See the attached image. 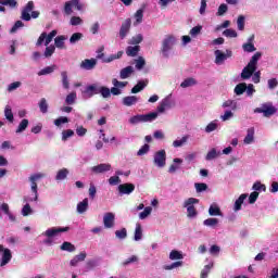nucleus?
Instances as JSON below:
<instances>
[{
	"label": "nucleus",
	"mask_w": 278,
	"mask_h": 278,
	"mask_svg": "<svg viewBox=\"0 0 278 278\" xmlns=\"http://www.w3.org/2000/svg\"><path fill=\"white\" fill-rule=\"evenodd\" d=\"M277 113V109L273 105V102H266L261 105V108L254 109V114H263L265 118H270Z\"/></svg>",
	"instance_id": "423d86ee"
},
{
	"label": "nucleus",
	"mask_w": 278,
	"mask_h": 278,
	"mask_svg": "<svg viewBox=\"0 0 278 278\" xmlns=\"http://www.w3.org/2000/svg\"><path fill=\"white\" fill-rule=\"evenodd\" d=\"M177 46V37L175 35H166L161 41V55L162 58H170L173 49Z\"/></svg>",
	"instance_id": "f03ea898"
},
{
	"label": "nucleus",
	"mask_w": 278,
	"mask_h": 278,
	"mask_svg": "<svg viewBox=\"0 0 278 278\" xmlns=\"http://www.w3.org/2000/svg\"><path fill=\"white\" fill-rule=\"evenodd\" d=\"M87 255L88 254L86 252H81L80 254L74 256L72 258V261L70 262V266H77V264H79V262H85Z\"/></svg>",
	"instance_id": "bb28decb"
},
{
	"label": "nucleus",
	"mask_w": 278,
	"mask_h": 278,
	"mask_svg": "<svg viewBox=\"0 0 278 278\" xmlns=\"http://www.w3.org/2000/svg\"><path fill=\"white\" fill-rule=\"evenodd\" d=\"M214 55H215V64H217V66H220L222 64H225V61L228 58H231V55H233V52L231 50H226V53H224L220 50H215Z\"/></svg>",
	"instance_id": "9d476101"
},
{
	"label": "nucleus",
	"mask_w": 278,
	"mask_h": 278,
	"mask_svg": "<svg viewBox=\"0 0 278 278\" xmlns=\"http://www.w3.org/2000/svg\"><path fill=\"white\" fill-rule=\"evenodd\" d=\"M254 38V36L250 37L248 42L242 45V49L245 53H253L254 51H257V48H255V45H253Z\"/></svg>",
	"instance_id": "aec40b11"
},
{
	"label": "nucleus",
	"mask_w": 278,
	"mask_h": 278,
	"mask_svg": "<svg viewBox=\"0 0 278 278\" xmlns=\"http://www.w3.org/2000/svg\"><path fill=\"white\" fill-rule=\"evenodd\" d=\"M147 86H149V79L139 80L137 85L131 89V93L138 94V92H142Z\"/></svg>",
	"instance_id": "412c9836"
},
{
	"label": "nucleus",
	"mask_w": 278,
	"mask_h": 278,
	"mask_svg": "<svg viewBox=\"0 0 278 278\" xmlns=\"http://www.w3.org/2000/svg\"><path fill=\"white\" fill-rule=\"evenodd\" d=\"M198 203H199V199L197 198H189L185 200L182 207H186L187 210V218H194L195 216H198L199 213L194 207V205H197Z\"/></svg>",
	"instance_id": "0eeeda50"
},
{
	"label": "nucleus",
	"mask_w": 278,
	"mask_h": 278,
	"mask_svg": "<svg viewBox=\"0 0 278 278\" xmlns=\"http://www.w3.org/2000/svg\"><path fill=\"white\" fill-rule=\"evenodd\" d=\"M100 89H101V86L97 84H92L86 87L84 94L85 97L90 99V97H94V94H99Z\"/></svg>",
	"instance_id": "dca6fc26"
},
{
	"label": "nucleus",
	"mask_w": 278,
	"mask_h": 278,
	"mask_svg": "<svg viewBox=\"0 0 278 278\" xmlns=\"http://www.w3.org/2000/svg\"><path fill=\"white\" fill-rule=\"evenodd\" d=\"M223 36L226 38H238V33L231 28H227L223 31Z\"/></svg>",
	"instance_id": "338daca9"
},
{
	"label": "nucleus",
	"mask_w": 278,
	"mask_h": 278,
	"mask_svg": "<svg viewBox=\"0 0 278 278\" xmlns=\"http://www.w3.org/2000/svg\"><path fill=\"white\" fill-rule=\"evenodd\" d=\"M247 21V17L244 15H239L237 18V28L239 31H244V23Z\"/></svg>",
	"instance_id": "6e6d98bb"
},
{
	"label": "nucleus",
	"mask_w": 278,
	"mask_h": 278,
	"mask_svg": "<svg viewBox=\"0 0 278 278\" xmlns=\"http://www.w3.org/2000/svg\"><path fill=\"white\" fill-rule=\"evenodd\" d=\"M39 110L41 114H47V112H49V103L47 102V99L42 98L39 101Z\"/></svg>",
	"instance_id": "de8ad7c7"
},
{
	"label": "nucleus",
	"mask_w": 278,
	"mask_h": 278,
	"mask_svg": "<svg viewBox=\"0 0 278 278\" xmlns=\"http://www.w3.org/2000/svg\"><path fill=\"white\" fill-rule=\"evenodd\" d=\"M262 60V52H256L250 59L248 66L241 72V79H251L254 84H260L262 72L257 71V63Z\"/></svg>",
	"instance_id": "f257e3e1"
},
{
	"label": "nucleus",
	"mask_w": 278,
	"mask_h": 278,
	"mask_svg": "<svg viewBox=\"0 0 278 278\" xmlns=\"http://www.w3.org/2000/svg\"><path fill=\"white\" fill-rule=\"evenodd\" d=\"M151 212H153V207L147 206L146 208H143V212L139 213V219L144 220L149 218V216H151Z\"/></svg>",
	"instance_id": "a18cd8bd"
},
{
	"label": "nucleus",
	"mask_w": 278,
	"mask_h": 278,
	"mask_svg": "<svg viewBox=\"0 0 278 278\" xmlns=\"http://www.w3.org/2000/svg\"><path fill=\"white\" fill-rule=\"evenodd\" d=\"M97 66V59H85L80 63L83 71H92Z\"/></svg>",
	"instance_id": "a211bd4d"
},
{
	"label": "nucleus",
	"mask_w": 278,
	"mask_h": 278,
	"mask_svg": "<svg viewBox=\"0 0 278 278\" xmlns=\"http://www.w3.org/2000/svg\"><path fill=\"white\" fill-rule=\"evenodd\" d=\"M114 220H116V215H114V213H105L103 216V225L105 229H112V227H114Z\"/></svg>",
	"instance_id": "4468645a"
},
{
	"label": "nucleus",
	"mask_w": 278,
	"mask_h": 278,
	"mask_svg": "<svg viewBox=\"0 0 278 278\" xmlns=\"http://www.w3.org/2000/svg\"><path fill=\"white\" fill-rule=\"evenodd\" d=\"M212 268H214V263L205 265L201 271V278H207V275H210V270H212Z\"/></svg>",
	"instance_id": "69168bd1"
},
{
	"label": "nucleus",
	"mask_w": 278,
	"mask_h": 278,
	"mask_svg": "<svg viewBox=\"0 0 278 278\" xmlns=\"http://www.w3.org/2000/svg\"><path fill=\"white\" fill-rule=\"evenodd\" d=\"M66 40H68V37L64 35L55 37L54 47H56V49H66Z\"/></svg>",
	"instance_id": "5701e85b"
},
{
	"label": "nucleus",
	"mask_w": 278,
	"mask_h": 278,
	"mask_svg": "<svg viewBox=\"0 0 278 278\" xmlns=\"http://www.w3.org/2000/svg\"><path fill=\"white\" fill-rule=\"evenodd\" d=\"M56 36H58V30H52L49 34L41 33V35L37 39L36 47H42V45H45V47H49V45L53 42V38H55Z\"/></svg>",
	"instance_id": "6e6552de"
},
{
	"label": "nucleus",
	"mask_w": 278,
	"mask_h": 278,
	"mask_svg": "<svg viewBox=\"0 0 278 278\" xmlns=\"http://www.w3.org/2000/svg\"><path fill=\"white\" fill-rule=\"evenodd\" d=\"M249 197L247 193H242L233 204V212H240L242 210V204L244 203V200Z\"/></svg>",
	"instance_id": "a878e982"
},
{
	"label": "nucleus",
	"mask_w": 278,
	"mask_h": 278,
	"mask_svg": "<svg viewBox=\"0 0 278 278\" xmlns=\"http://www.w3.org/2000/svg\"><path fill=\"white\" fill-rule=\"evenodd\" d=\"M136 190V186L134 184H123L118 186V192L121 195L123 194H131Z\"/></svg>",
	"instance_id": "f3484780"
},
{
	"label": "nucleus",
	"mask_w": 278,
	"mask_h": 278,
	"mask_svg": "<svg viewBox=\"0 0 278 278\" xmlns=\"http://www.w3.org/2000/svg\"><path fill=\"white\" fill-rule=\"evenodd\" d=\"M197 79L189 77L180 84V88H192V86H197Z\"/></svg>",
	"instance_id": "4c0bfd02"
},
{
	"label": "nucleus",
	"mask_w": 278,
	"mask_h": 278,
	"mask_svg": "<svg viewBox=\"0 0 278 278\" xmlns=\"http://www.w3.org/2000/svg\"><path fill=\"white\" fill-rule=\"evenodd\" d=\"M247 91V83H240L235 87V94H237V97H240L241 94H244V92Z\"/></svg>",
	"instance_id": "58836bf2"
},
{
	"label": "nucleus",
	"mask_w": 278,
	"mask_h": 278,
	"mask_svg": "<svg viewBox=\"0 0 278 278\" xmlns=\"http://www.w3.org/2000/svg\"><path fill=\"white\" fill-rule=\"evenodd\" d=\"M134 75V66L129 65L121 70L119 78L121 79H129Z\"/></svg>",
	"instance_id": "b1692460"
},
{
	"label": "nucleus",
	"mask_w": 278,
	"mask_h": 278,
	"mask_svg": "<svg viewBox=\"0 0 278 278\" xmlns=\"http://www.w3.org/2000/svg\"><path fill=\"white\" fill-rule=\"evenodd\" d=\"M99 94H101V97L103 99H110V97H111L110 88L104 87V86H100Z\"/></svg>",
	"instance_id": "052dcab7"
},
{
	"label": "nucleus",
	"mask_w": 278,
	"mask_h": 278,
	"mask_svg": "<svg viewBox=\"0 0 278 278\" xmlns=\"http://www.w3.org/2000/svg\"><path fill=\"white\" fill-rule=\"evenodd\" d=\"M222 108L224 110H227L229 108L232 112H236L238 110V102L236 100H226L223 102Z\"/></svg>",
	"instance_id": "c85d7f7f"
},
{
	"label": "nucleus",
	"mask_w": 278,
	"mask_h": 278,
	"mask_svg": "<svg viewBox=\"0 0 278 278\" xmlns=\"http://www.w3.org/2000/svg\"><path fill=\"white\" fill-rule=\"evenodd\" d=\"M27 127H29V119L24 118L18 124V126L15 130V134H23V131H25L27 129Z\"/></svg>",
	"instance_id": "72a5a7b5"
},
{
	"label": "nucleus",
	"mask_w": 278,
	"mask_h": 278,
	"mask_svg": "<svg viewBox=\"0 0 278 278\" xmlns=\"http://www.w3.org/2000/svg\"><path fill=\"white\" fill-rule=\"evenodd\" d=\"M76 210L78 214H86V212H88V198H85L81 202H79Z\"/></svg>",
	"instance_id": "c756f323"
},
{
	"label": "nucleus",
	"mask_w": 278,
	"mask_h": 278,
	"mask_svg": "<svg viewBox=\"0 0 278 278\" xmlns=\"http://www.w3.org/2000/svg\"><path fill=\"white\" fill-rule=\"evenodd\" d=\"M218 129V121H213L211 122L206 127H205V132L206 134H212V131H216Z\"/></svg>",
	"instance_id": "603ef678"
},
{
	"label": "nucleus",
	"mask_w": 278,
	"mask_h": 278,
	"mask_svg": "<svg viewBox=\"0 0 278 278\" xmlns=\"http://www.w3.org/2000/svg\"><path fill=\"white\" fill-rule=\"evenodd\" d=\"M55 53V47L53 45L46 46V50L43 52L45 58H51Z\"/></svg>",
	"instance_id": "e2e57ef3"
},
{
	"label": "nucleus",
	"mask_w": 278,
	"mask_h": 278,
	"mask_svg": "<svg viewBox=\"0 0 278 278\" xmlns=\"http://www.w3.org/2000/svg\"><path fill=\"white\" fill-rule=\"evenodd\" d=\"M110 170H112V165L110 163H102L91 167V172L96 175H101V173H108Z\"/></svg>",
	"instance_id": "2eb2a0df"
},
{
	"label": "nucleus",
	"mask_w": 278,
	"mask_h": 278,
	"mask_svg": "<svg viewBox=\"0 0 278 278\" xmlns=\"http://www.w3.org/2000/svg\"><path fill=\"white\" fill-rule=\"evenodd\" d=\"M138 101H140V99L136 96H128V97H124L122 100L123 105H125L126 108H131V105H136V103H138Z\"/></svg>",
	"instance_id": "4be33fe9"
},
{
	"label": "nucleus",
	"mask_w": 278,
	"mask_h": 278,
	"mask_svg": "<svg viewBox=\"0 0 278 278\" xmlns=\"http://www.w3.org/2000/svg\"><path fill=\"white\" fill-rule=\"evenodd\" d=\"M61 81L64 90H68V88H71V83L68 81V72H61Z\"/></svg>",
	"instance_id": "2f4dec72"
},
{
	"label": "nucleus",
	"mask_w": 278,
	"mask_h": 278,
	"mask_svg": "<svg viewBox=\"0 0 278 278\" xmlns=\"http://www.w3.org/2000/svg\"><path fill=\"white\" fill-rule=\"evenodd\" d=\"M138 53H140V46H128L126 48V55H128V58H136Z\"/></svg>",
	"instance_id": "cd10ccee"
},
{
	"label": "nucleus",
	"mask_w": 278,
	"mask_h": 278,
	"mask_svg": "<svg viewBox=\"0 0 278 278\" xmlns=\"http://www.w3.org/2000/svg\"><path fill=\"white\" fill-rule=\"evenodd\" d=\"M252 190H254V192H266V185L261 181H256L253 184Z\"/></svg>",
	"instance_id": "3c124183"
},
{
	"label": "nucleus",
	"mask_w": 278,
	"mask_h": 278,
	"mask_svg": "<svg viewBox=\"0 0 278 278\" xmlns=\"http://www.w3.org/2000/svg\"><path fill=\"white\" fill-rule=\"evenodd\" d=\"M0 267L3 268V266H8L9 262H12V250L0 244Z\"/></svg>",
	"instance_id": "1a4fd4ad"
},
{
	"label": "nucleus",
	"mask_w": 278,
	"mask_h": 278,
	"mask_svg": "<svg viewBox=\"0 0 278 278\" xmlns=\"http://www.w3.org/2000/svg\"><path fill=\"white\" fill-rule=\"evenodd\" d=\"M184 160L181 159H174V164H172L169 166L168 173L173 174V173H177V170H179V165L177 164H182Z\"/></svg>",
	"instance_id": "37998d69"
},
{
	"label": "nucleus",
	"mask_w": 278,
	"mask_h": 278,
	"mask_svg": "<svg viewBox=\"0 0 278 278\" xmlns=\"http://www.w3.org/2000/svg\"><path fill=\"white\" fill-rule=\"evenodd\" d=\"M4 116L9 123H14V113H12V108H10V105L5 106Z\"/></svg>",
	"instance_id": "09e8293b"
},
{
	"label": "nucleus",
	"mask_w": 278,
	"mask_h": 278,
	"mask_svg": "<svg viewBox=\"0 0 278 278\" xmlns=\"http://www.w3.org/2000/svg\"><path fill=\"white\" fill-rule=\"evenodd\" d=\"M255 142V128L251 127L247 130V136L243 139L244 144H253Z\"/></svg>",
	"instance_id": "6ab92c4d"
},
{
	"label": "nucleus",
	"mask_w": 278,
	"mask_h": 278,
	"mask_svg": "<svg viewBox=\"0 0 278 278\" xmlns=\"http://www.w3.org/2000/svg\"><path fill=\"white\" fill-rule=\"evenodd\" d=\"M22 216H31L34 214V210L29 205V203H26L22 208Z\"/></svg>",
	"instance_id": "13d9d810"
},
{
	"label": "nucleus",
	"mask_w": 278,
	"mask_h": 278,
	"mask_svg": "<svg viewBox=\"0 0 278 278\" xmlns=\"http://www.w3.org/2000/svg\"><path fill=\"white\" fill-rule=\"evenodd\" d=\"M76 101H77V92L75 91H72L65 98L66 105H75Z\"/></svg>",
	"instance_id": "e433bc0d"
},
{
	"label": "nucleus",
	"mask_w": 278,
	"mask_h": 278,
	"mask_svg": "<svg viewBox=\"0 0 278 278\" xmlns=\"http://www.w3.org/2000/svg\"><path fill=\"white\" fill-rule=\"evenodd\" d=\"M135 22L134 26L137 27V25H140L142 23V18H144V10L139 9L134 15Z\"/></svg>",
	"instance_id": "7c9ffc66"
},
{
	"label": "nucleus",
	"mask_w": 278,
	"mask_h": 278,
	"mask_svg": "<svg viewBox=\"0 0 278 278\" xmlns=\"http://www.w3.org/2000/svg\"><path fill=\"white\" fill-rule=\"evenodd\" d=\"M84 38V34L81 33H74L70 38V45H77L79 40Z\"/></svg>",
	"instance_id": "8fccbe9b"
},
{
	"label": "nucleus",
	"mask_w": 278,
	"mask_h": 278,
	"mask_svg": "<svg viewBox=\"0 0 278 278\" xmlns=\"http://www.w3.org/2000/svg\"><path fill=\"white\" fill-rule=\"evenodd\" d=\"M208 214L210 216H223V212L220 211V207L217 206V204H211L208 207Z\"/></svg>",
	"instance_id": "f704fd0d"
},
{
	"label": "nucleus",
	"mask_w": 278,
	"mask_h": 278,
	"mask_svg": "<svg viewBox=\"0 0 278 278\" xmlns=\"http://www.w3.org/2000/svg\"><path fill=\"white\" fill-rule=\"evenodd\" d=\"M188 140H190V135H186L181 139L174 140L173 147L175 149H179V147H184V144H186V142H188Z\"/></svg>",
	"instance_id": "473e14b6"
},
{
	"label": "nucleus",
	"mask_w": 278,
	"mask_h": 278,
	"mask_svg": "<svg viewBox=\"0 0 278 278\" xmlns=\"http://www.w3.org/2000/svg\"><path fill=\"white\" fill-rule=\"evenodd\" d=\"M138 262H140V257L138 255H131L122 263V266L127 267L131 264H138Z\"/></svg>",
	"instance_id": "c9c22d12"
},
{
	"label": "nucleus",
	"mask_w": 278,
	"mask_h": 278,
	"mask_svg": "<svg viewBox=\"0 0 278 278\" xmlns=\"http://www.w3.org/2000/svg\"><path fill=\"white\" fill-rule=\"evenodd\" d=\"M157 118V112H152L149 114H138L128 119L130 125H138L140 123H153Z\"/></svg>",
	"instance_id": "20e7f679"
},
{
	"label": "nucleus",
	"mask_w": 278,
	"mask_h": 278,
	"mask_svg": "<svg viewBox=\"0 0 278 278\" xmlns=\"http://www.w3.org/2000/svg\"><path fill=\"white\" fill-rule=\"evenodd\" d=\"M169 260L175 261V260H184V254L177 250H173L169 253Z\"/></svg>",
	"instance_id": "0e129e2a"
},
{
	"label": "nucleus",
	"mask_w": 278,
	"mask_h": 278,
	"mask_svg": "<svg viewBox=\"0 0 278 278\" xmlns=\"http://www.w3.org/2000/svg\"><path fill=\"white\" fill-rule=\"evenodd\" d=\"M142 40H144V37L142 36V34H138L134 37H131V39L128 41V45H140V42H142Z\"/></svg>",
	"instance_id": "5fc2aeb1"
},
{
	"label": "nucleus",
	"mask_w": 278,
	"mask_h": 278,
	"mask_svg": "<svg viewBox=\"0 0 278 278\" xmlns=\"http://www.w3.org/2000/svg\"><path fill=\"white\" fill-rule=\"evenodd\" d=\"M220 155H223V153L218 150H216V148H212L205 155V160L206 162H212V160H216L217 157H220Z\"/></svg>",
	"instance_id": "393cba45"
},
{
	"label": "nucleus",
	"mask_w": 278,
	"mask_h": 278,
	"mask_svg": "<svg viewBox=\"0 0 278 278\" xmlns=\"http://www.w3.org/2000/svg\"><path fill=\"white\" fill-rule=\"evenodd\" d=\"M70 229V227H52L47 229L45 232L41 233V236H45L47 238L46 240H43V244H47V247H51L53 244V238H58L60 233H64Z\"/></svg>",
	"instance_id": "7ed1b4c3"
},
{
	"label": "nucleus",
	"mask_w": 278,
	"mask_h": 278,
	"mask_svg": "<svg viewBox=\"0 0 278 278\" xmlns=\"http://www.w3.org/2000/svg\"><path fill=\"white\" fill-rule=\"evenodd\" d=\"M68 177V169L62 168L56 173L55 180L56 181H64Z\"/></svg>",
	"instance_id": "a19ab883"
},
{
	"label": "nucleus",
	"mask_w": 278,
	"mask_h": 278,
	"mask_svg": "<svg viewBox=\"0 0 278 278\" xmlns=\"http://www.w3.org/2000/svg\"><path fill=\"white\" fill-rule=\"evenodd\" d=\"M204 227H216L218 218H207L203 222Z\"/></svg>",
	"instance_id": "774afa93"
},
{
	"label": "nucleus",
	"mask_w": 278,
	"mask_h": 278,
	"mask_svg": "<svg viewBox=\"0 0 278 278\" xmlns=\"http://www.w3.org/2000/svg\"><path fill=\"white\" fill-rule=\"evenodd\" d=\"M140 240H142V226L140 224H136L134 241L140 242Z\"/></svg>",
	"instance_id": "ea45409f"
},
{
	"label": "nucleus",
	"mask_w": 278,
	"mask_h": 278,
	"mask_svg": "<svg viewBox=\"0 0 278 278\" xmlns=\"http://www.w3.org/2000/svg\"><path fill=\"white\" fill-rule=\"evenodd\" d=\"M55 68H56L55 65L47 66V67L42 68L41 71H39L37 73V75L39 77H42V75H51V73H53L55 71Z\"/></svg>",
	"instance_id": "79ce46f5"
},
{
	"label": "nucleus",
	"mask_w": 278,
	"mask_h": 278,
	"mask_svg": "<svg viewBox=\"0 0 278 278\" xmlns=\"http://www.w3.org/2000/svg\"><path fill=\"white\" fill-rule=\"evenodd\" d=\"M220 121H223V123H227V121H231V118H233V111L231 110H226L224 112V114H222L219 116Z\"/></svg>",
	"instance_id": "49530a36"
},
{
	"label": "nucleus",
	"mask_w": 278,
	"mask_h": 278,
	"mask_svg": "<svg viewBox=\"0 0 278 278\" xmlns=\"http://www.w3.org/2000/svg\"><path fill=\"white\" fill-rule=\"evenodd\" d=\"M135 64L137 71H142L147 64V61L144 60V58L139 56L137 60H135Z\"/></svg>",
	"instance_id": "4d7b16f0"
},
{
	"label": "nucleus",
	"mask_w": 278,
	"mask_h": 278,
	"mask_svg": "<svg viewBox=\"0 0 278 278\" xmlns=\"http://www.w3.org/2000/svg\"><path fill=\"white\" fill-rule=\"evenodd\" d=\"M154 165L157 168H164L166 166V150H160L154 153Z\"/></svg>",
	"instance_id": "9b49d317"
},
{
	"label": "nucleus",
	"mask_w": 278,
	"mask_h": 278,
	"mask_svg": "<svg viewBox=\"0 0 278 278\" xmlns=\"http://www.w3.org/2000/svg\"><path fill=\"white\" fill-rule=\"evenodd\" d=\"M129 29H131V18H126L119 28V38L121 40H125L127 35L129 34Z\"/></svg>",
	"instance_id": "ddd939ff"
},
{
	"label": "nucleus",
	"mask_w": 278,
	"mask_h": 278,
	"mask_svg": "<svg viewBox=\"0 0 278 278\" xmlns=\"http://www.w3.org/2000/svg\"><path fill=\"white\" fill-rule=\"evenodd\" d=\"M202 30H203V26L198 25V26H194L193 28H191L189 34H190L191 38H198L199 36H201Z\"/></svg>",
	"instance_id": "c03bdc74"
},
{
	"label": "nucleus",
	"mask_w": 278,
	"mask_h": 278,
	"mask_svg": "<svg viewBox=\"0 0 278 278\" xmlns=\"http://www.w3.org/2000/svg\"><path fill=\"white\" fill-rule=\"evenodd\" d=\"M115 238H117V240H125L127 238V228H122L121 230H116Z\"/></svg>",
	"instance_id": "bf43d9fd"
},
{
	"label": "nucleus",
	"mask_w": 278,
	"mask_h": 278,
	"mask_svg": "<svg viewBox=\"0 0 278 278\" xmlns=\"http://www.w3.org/2000/svg\"><path fill=\"white\" fill-rule=\"evenodd\" d=\"M172 94L166 96L159 104L157 112L159 114H164L166 110L173 108V102H170Z\"/></svg>",
	"instance_id": "f8f14e48"
},
{
	"label": "nucleus",
	"mask_w": 278,
	"mask_h": 278,
	"mask_svg": "<svg viewBox=\"0 0 278 278\" xmlns=\"http://www.w3.org/2000/svg\"><path fill=\"white\" fill-rule=\"evenodd\" d=\"M40 12L34 11V1H29L22 10L21 18L22 21L29 22L31 18H38Z\"/></svg>",
	"instance_id": "39448f33"
},
{
	"label": "nucleus",
	"mask_w": 278,
	"mask_h": 278,
	"mask_svg": "<svg viewBox=\"0 0 278 278\" xmlns=\"http://www.w3.org/2000/svg\"><path fill=\"white\" fill-rule=\"evenodd\" d=\"M151 150V146H149L148 143L143 144L137 152V155L139 157H142V155H147V153H149V151Z\"/></svg>",
	"instance_id": "680f3d73"
},
{
	"label": "nucleus",
	"mask_w": 278,
	"mask_h": 278,
	"mask_svg": "<svg viewBox=\"0 0 278 278\" xmlns=\"http://www.w3.org/2000/svg\"><path fill=\"white\" fill-rule=\"evenodd\" d=\"M61 251H67L68 253L75 252V245L73 243L65 241L61 245Z\"/></svg>",
	"instance_id": "864d4df0"
}]
</instances>
